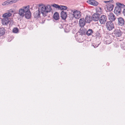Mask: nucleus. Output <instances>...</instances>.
I'll use <instances>...</instances> for the list:
<instances>
[{
    "label": "nucleus",
    "mask_w": 125,
    "mask_h": 125,
    "mask_svg": "<svg viewBox=\"0 0 125 125\" xmlns=\"http://www.w3.org/2000/svg\"><path fill=\"white\" fill-rule=\"evenodd\" d=\"M5 30L3 27L0 28V36H2L5 33Z\"/></svg>",
    "instance_id": "obj_21"
},
{
    "label": "nucleus",
    "mask_w": 125,
    "mask_h": 125,
    "mask_svg": "<svg viewBox=\"0 0 125 125\" xmlns=\"http://www.w3.org/2000/svg\"><path fill=\"white\" fill-rule=\"evenodd\" d=\"M116 4L117 6L115 9L114 12L115 14L118 15L120 14L122 9L124 8L125 5L119 2L116 3Z\"/></svg>",
    "instance_id": "obj_2"
},
{
    "label": "nucleus",
    "mask_w": 125,
    "mask_h": 125,
    "mask_svg": "<svg viewBox=\"0 0 125 125\" xmlns=\"http://www.w3.org/2000/svg\"><path fill=\"white\" fill-rule=\"evenodd\" d=\"M61 15L62 18L63 20H65L67 17V13L64 11H62Z\"/></svg>",
    "instance_id": "obj_16"
},
{
    "label": "nucleus",
    "mask_w": 125,
    "mask_h": 125,
    "mask_svg": "<svg viewBox=\"0 0 125 125\" xmlns=\"http://www.w3.org/2000/svg\"><path fill=\"white\" fill-rule=\"evenodd\" d=\"M28 7V6L23 7L22 8L19 10V14L21 17H23L24 16V13H25V10L27 9Z\"/></svg>",
    "instance_id": "obj_5"
},
{
    "label": "nucleus",
    "mask_w": 125,
    "mask_h": 125,
    "mask_svg": "<svg viewBox=\"0 0 125 125\" xmlns=\"http://www.w3.org/2000/svg\"><path fill=\"white\" fill-rule=\"evenodd\" d=\"M104 2L107 4L106 6L107 9L109 11H111L113 10L114 8L113 3L114 2V1L113 0L104 1Z\"/></svg>",
    "instance_id": "obj_3"
},
{
    "label": "nucleus",
    "mask_w": 125,
    "mask_h": 125,
    "mask_svg": "<svg viewBox=\"0 0 125 125\" xmlns=\"http://www.w3.org/2000/svg\"><path fill=\"white\" fill-rule=\"evenodd\" d=\"M106 26L107 29L109 31H111L114 28V25L112 22L107 21L106 24Z\"/></svg>",
    "instance_id": "obj_4"
},
{
    "label": "nucleus",
    "mask_w": 125,
    "mask_h": 125,
    "mask_svg": "<svg viewBox=\"0 0 125 125\" xmlns=\"http://www.w3.org/2000/svg\"><path fill=\"white\" fill-rule=\"evenodd\" d=\"M112 39L110 38L107 39L106 40H105V42L106 44H109L110 43L112 42Z\"/></svg>",
    "instance_id": "obj_23"
},
{
    "label": "nucleus",
    "mask_w": 125,
    "mask_h": 125,
    "mask_svg": "<svg viewBox=\"0 0 125 125\" xmlns=\"http://www.w3.org/2000/svg\"><path fill=\"white\" fill-rule=\"evenodd\" d=\"M29 6H28V7L27 9L25 10V16L26 18L27 19H29L30 18L31 16V13L29 10Z\"/></svg>",
    "instance_id": "obj_8"
},
{
    "label": "nucleus",
    "mask_w": 125,
    "mask_h": 125,
    "mask_svg": "<svg viewBox=\"0 0 125 125\" xmlns=\"http://www.w3.org/2000/svg\"><path fill=\"white\" fill-rule=\"evenodd\" d=\"M93 33V30L92 29H89L87 31L86 34L88 36H89L91 35Z\"/></svg>",
    "instance_id": "obj_25"
},
{
    "label": "nucleus",
    "mask_w": 125,
    "mask_h": 125,
    "mask_svg": "<svg viewBox=\"0 0 125 125\" xmlns=\"http://www.w3.org/2000/svg\"><path fill=\"white\" fill-rule=\"evenodd\" d=\"M10 21L9 19L3 18L2 20V24L4 25H6L8 24Z\"/></svg>",
    "instance_id": "obj_14"
},
{
    "label": "nucleus",
    "mask_w": 125,
    "mask_h": 125,
    "mask_svg": "<svg viewBox=\"0 0 125 125\" xmlns=\"http://www.w3.org/2000/svg\"><path fill=\"white\" fill-rule=\"evenodd\" d=\"M87 2L89 4L94 6H97L98 4V2L94 0H88Z\"/></svg>",
    "instance_id": "obj_12"
},
{
    "label": "nucleus",
    "mask_w": 125,
    "mask_h": 125,
    "mask_svg": "<svg viewBox=\"0 0 125 125\" xmlns=\"http://www.w3.org/2000/svg\"><path fill=\"white\" fill-rule=\"evenodd\" d=\"M40 12L38 10L37 11L35 12L34 13L35 18H38L40 16Z\"/></svg>",
    "instance_id": "obj_20"
},
{
    "label": "nucleus",
    "mask_w": 125,
    "mask_h": 125,
    "mask_svg": "<svg viewBox=\"0 0 125 125\" xmlns=\"http://www.w3.org/2000/svg\"><path fill=\"white\" fill-rule=\"evenodd\" d=\"M96 11L97 14L100 15L102 12V9L101 7H98L96 9Z\"/></svg>",
    "instance_id": "obj_19"
},
{
    "label": "nucleus",
    "mask_w": 125,
    "mask_h": 125,
    "mask_svg": "<svg viewBox=\"0 0 125 125\" xmlns=\"http://www.w3.org/2000/svg\"><path fill=\"white\" fill-rule=\"evenodd\" d=\"M73 15L75 18L79 19L81 17L80 12L79 11L76 10H74L73 11Z\"/></svg>",
    "instance_id": "obj_7"
},
{
    "label": "nucleus",
    "mask_w": 125,
    "mask_h": 125,
    "mask_svg": "<svg viewBox=\"0 0 125 125\" xmlns=\"http://www.w3.org/2000/svg\"><path fill=\"white\" fill-rule=\"evenodd\" d=\"M79 22V26L81 27H83L85 25L86 23L85 19L83 18L80 19Z\"/></svg>",
    "instance_id": "obj_13"
},
{
    "label": "nucleus",
    "mask_w": 125,
    "mask_h": 125,
    "mask_svg": "<svg viewBox=\"0 0 125 125\" xmlns=\"http://www.w3.org/2000/svg\"><path fill=\"white\" fill-rule=\"evenodd\" d=\"M121 47L123 49L125 50V43L122 42L121 43Z\"/></svg>",
    "instance_id": "obj_27"
},
{
    "label": "nucleus",
    "mask_w": 125,
    "mask_h": 125,
    "mask_svg": "<svg viewBox=\"0 0 125 125\" xmlns=\"http://www.w3.org/2000/svg\"><path fill=\"white\" fill-rule=\"evenodd\" d=\"M11 2L10 0H8L3 2L2 5L3 6L8 5L9 4H11Z\"/></svg>",
    "instance_id": "obj_22"
},
{
    "label": "nucleus",
    "mask_w": 125,
    "mask_h": 125,
    "mask_svg": "<svg viewBox=\"0 0 125 125\" xmlns=\"http://www.w3.org/2000/svg\"><path fill=\"white\" fill-rule=\"evenodd\" d=\"M52 6L56 8H58V9H60V5H59L58 4H54L52 5Z\"/></svg>",
    "instance_id": "obj_28"
},
{
    "label": "nucleus",
    "mask_w": 125,
    "mask_h": 125,
    "mask_svg": "<svg viewBox=\"0 0 125 125\" xmlns=\"http://www.w3.org/2000/svg\"><path fill=\"white\" fill-rule=\"evenodd\" d=\"M67 9V6H64L60 5V7L59 10H66Z\"/></svg>",
    "instance_id": "obj_26"
},
{
    "label": "nucleus",
    "mask_w": 125,
    "mask_h": 125,
    "mask_svg": "<svg viewBox=\"0 0 125 125\" xmlns=\"http://www.w3.org/2000/svg\"><path fill=\"white\" fill-rule=\"evenodd\" d=\"M99 20L101 24H104L106 22L107 18L105 15H102L99 18Z\"/></svg>",
    "instance_id": "obj_6"
},
{
    "label": "nucleus",
    "mask_w": 125,
    "mask_h": 125,
    "mask_svg": "<svg viewBox=\"0 0 125 125\" xmlns=\"http://www.w3.org/2000/svg\"><path fill=\"white\" fill-rule=\"evenodd\" d=\"M123 13L124 15L125 16V8L123 10Z\"/></svg>",
    "instance_id": "obj_31"
},
{
    "label": "nucleus",
    "mask_w": 125,
    "mask_h": 125,
    "mask_svg": "<svg viewBox=\"0 0 125 125\" xmlns=\"http://www.w3.org/2000/svg\"><path fill=\"white\" fill-rule=\"evenodd\" d=\"M100 15L99 14L95 13L92 16V20L95 21H96L99 20Z\"/></svg>",
    "instance_id": "obj_15"
},
{
    "label": "nucleus",
    "mask_w": 125,
    "mask_h": 125,
    "mask_svg": "<svg viewBox=\"0 0 125 125\" xmlns=\"http://www.w3.org/2000/svg\"><path fill=\"white\" fill-rule=\"evenodd\" d=\"M113 34L116 37H120L121 36L122 34L121 31L119 30H115Z\"/></svg>",
    "instance_id": "obj_11"
},
{
    "label": "nucleus",
    "mask_w": 125,
    "mask_h": 125,
    "mask_svg": "<svg viewBox=\"0 0 125 125\" xmlns=\"http://www.w3.org/2000/svg\"><path fill=\"white\" fill-rule=\"evenodd\" d=\"M11 15L12 14L10 13L9 12L3 14L2 16L3 18L9 19V17H10Z\"/></svg>",
    "instance_id": "obj_18"
},
{
    "label": "nucleus",
    "mask_w": 125,
    "mask_h": 125,
    "mask_svg": "<svg viewBox=\"0 0 125 125\" xmlns=\"http://www.w3.org/2000/svg\"><path fill=\"white\" fill-rule=\"evenodd\" d=\"M99 45V44H98V45H95V44H93L92 46H93L94 48H95L97 47Z\"/></svg>",
    "instance_id": "obj_30"
},
{
    "label": "nucleus",
    "mask_w": 125,
    "mask_h": 125,
    "mask_svg": "<svg viewBox=\"0 0 125 125\" xmlns=\"http://www.w3.org/2000/svg\"><path fill=\"white\" fill-rule=\"evenodd\" d=\"M109 20L111 22L114 21L116 19V17L114 14L112 13H110L108 14Z\"/></svg>",
    "instance_id": "obj_9"
},
{
    "label": "nucleus",
    "mask_w": 125,
    "mask_h": 125,
    "mask_svg": "<svg viewBox=\"0 0 125 125\" xmlns=\"http://www.w3.org/2000/svg\"><path fill=\"white\" fill-rule=\"evenodd\" d=\"M118 23L119 25L121 26L123 25L125 23V20L123 18L119 17L117 18Z\"/></svg>",
    "instance_id": "obj_10"
},
{
    "label": "nucleus",
    "mask_w": 125,
    "mask_h": 125,
    "mask_svg": "<svg viewBox=\"0 0 125 125\" xmlns=\"http://www.w3.org/2000/svg\"><path fill=\"white\" fill-rule=\"evenodd\" d=\"M92 20L91 17L89 15H87L85 19L86 22L89 23H90Z\"/></svg>",
    "instance_id": "obj_17"
},
{
    "label": "nucleus",
    "mask_w": 125,
    "mask_h": 125,
    "mask_svg": "<svg viewBox=\"0 0 125 125\" xmlns=\"http://www.w3.org/2000/svg\"><path fill=\"white\" fill-rule=\"evenodd\" d=\"M18 29L17 28H14L13 30V32L14 33H17L18 32Z\"/></svg>",
    "instance_id": "obj_29"
},
{
    "label": "nucleus",
    "mask_w": 125,
    "mask_h": 125,
    "mask_svg": "<svg viewBox=\"0 0 125 125\" xmlns=\"http://www.w3.org/2000/svg\"><path fill=\"white\" fill-rule=\"evenodd\" d=\"M53 18L56 20L58 19L59 16L58 13V12H56L55 13L53 16Z\"/></svg>",
    "instance_id": "obj_24"
},
{
    "label": "nucleus",
    "mask_w": 125,
    "mask_h": 125,
    "mask_svg": "<svg viewBox=\"0 0 125 125\" xmlns=\"http://www.w3.org/2000/svg\"><path fill=\"white\" fill-rule=\"evenodd\" d=\"M38 10L43 15H45L47 13L50 12L52 10L51 6L49 5L45 6L43 4H39Z\"/></svg>",
    "instance_id": "obj_1"
}]
</instances>
